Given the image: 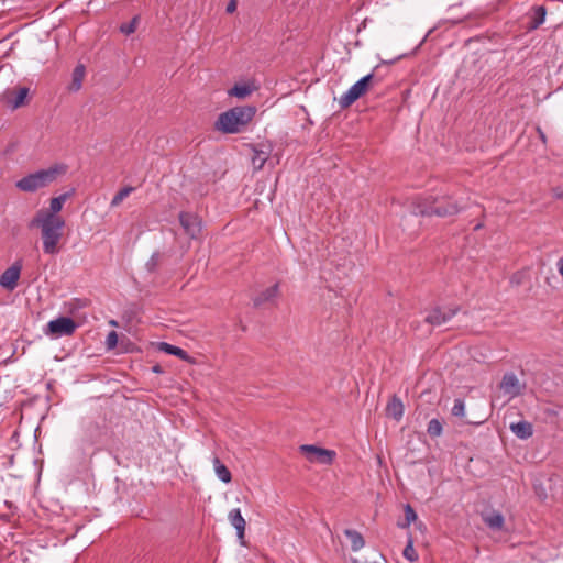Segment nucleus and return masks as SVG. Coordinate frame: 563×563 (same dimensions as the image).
Here are the masks:
<instances>
[{
  "mask_svg": "<svg viewBox=\"0 0 563 563\" xmlns=\"http://www.w3.org/2000/svg\"><path fill=\"white\" fill-rule=\"evenodd\" d=\"M29 229L40 228L43 252L48 255H55L59 252L58 243L63 235L65 220L62 217L47 214L45 218L33 217L27 224Z\"/></svg>",
  "mask_w": 563,
  "mask_h": 563,
  "instance_id": "f257e3e1",
  "label": "nucleus"
},
{
  "mask_svg": "<svg viewBox=\"0 0 563 563\" xmlns=\"http://www.w3.org/2000/svg\"><path fill=\"white\" fill-rule=\"evenodd\" d=\"M256 114L254 106L233 107L219 114L214 129L225 133L235 134L243 132Z\"/></svg>",
  "mask_w": 563,
  "mask_h": 563,
  "instance_id": "f03ea898",
  "label": "nucleus"
},
{
  "mask_svg": "<svg viewBox=\"0 0 563 563\" xmlns=\"http://www.w3.org/2000/svg\"><path fill=\"white\" fill-rule=\"evenodd\" d=\"M461 211L460 206L456 201H453L451 197H437L431 201L424 200L418 202L412 213L421 217L437 216L440 218L455 216Z\"/></svg>",
  "mask_w": 563,
  "mask_h": 563,
  "instance_id": "7ed1b4c3",
  "label": "nucleus"
},
{
  "mask_svg": "<svg viewBox=\"0 0 563 563\" xmlns=\"http://www.w3.org/2000/svg\"><path fill=\"white\" fill-rule=\"evenodd\" d=\"M59 170L57 167H49L47 169H41L35 173L29 174L18 180L15 186L18 189L24 192H34L37 189L44 188L53 183Z\"/></svg>",
  "mask_w": 563,
  "mask_h": 563,
  "instance_id": "20e7f679",
  "label": "nucleus"
},
{
  "mask_svg": "<svg viewBox=\"0 0 563 563\" xmlns=\"http://www.w3.org/2000/svg\"><path fill=\"white\" fill-rule=\"evenodd\" d=\"M377 66L371 74L362 77L357 80L345 93H343L339 99V104L341 109H346L352 106L357 99L363 97L369 89V87L374 84H379L382 78L375 75V71L378 69Z\"/></svg>",
  "mask_w": 563,
  "mask_h": 563,
  "instance_id": "39448f33",
  "label": "nucleus"
},
{
  "mask_svg": "<svg viewBox=\"0 0 563 563\" xmlns=\"http://www.w3.org/2000/svg\"><path fill=\"white\" fill-rule=\"evenodd\" d=\"M299 450L309 462L319 463L322 465H331L336 456L335 451L324 449L314 444L300 445Z\"/></svg>",
  "mask_w": 563,
  "mask_h": 563,
  "instance_id": "423d86ee",
  "label": "nucleus"
},
{
  "mask_svg": "<svg viewBox=\"0 0 563 563\" xmlns=\"http://www.w3.org/2000/svg\"><path fill=\"white\" fill-rule=\"evenodd\" d=\"M77 328V323L69 317H59L51 320L44 333L52 338H60L71 335Z\"/></svg>",
  "mask_w": 563,
  "mask_h": 563,
  "instance_id": "0eeeda50",
  "label": "nucleus"
},
{
  "mask_svg": "<svg viewBox=\"0 0 563 563\" xmlns=\"http://www.w3.org/2000/svg\"><path fill=\"white\" fill-rule=\"evenodd\" d=\"M499 389L508 396L509 399H514L523 394L526 383L521 382L514 372H507L499 383Z\"/></svg>",
  "mask_w": 563,
  "mask_h": 563,
  "instance_id": "6e6552de",
  "label": "nucleus"
},
{
  "mask_svg": "<svg viewBox=\"0 0 563 563\" xmlns=\"http://www.w3.org/2000/svg\"><path fill=\"white\" fill-rule=\"evenodd\" d=\"M460 311V307H448L442 308L440 306H435L429 310L428 314L424 318V322L432 327H440L446 322H449L456 313Z\"/></svg>",
  "mask_w": 563,
  "mask_h": 563,
  "instance_id": "1a4fd4ad",
  "label": "nucleus"
},
{
  "mask_svg": "<svg viewBox=\"0 0 563 563\" xmlns=\"http://www.w3.org/2000/svg\"><path fill=\"white\" fill-rule=\"evenodd\" d=\"M22 267V260H16L1 274L0 286L9 291H13L18 286Z\"/></svg>",
  "mask_w": 563,
  "mask_h": 563,
  "instance_id": "9d476101",
  "label": "nucleus"
},
{
  "mask_svg": "<svg viewBox=\"0 0 563 563\" xmlns=\"http://www.w3.org/2000/svg\"><path fill=\"white\" fill-rule=\"evenodd\" d=\"M179 222L185 233L190 239H197L199 236L202 227L201 219L197 214L181 211L179 213Z\"/></svg>",
  "mask_w": 563,
  "mask_h": 563,
  "instance_id": "9b49d317",
  "label": "nucleus"
},
{
  "mask_svg": "<svg viewBox=\"0 0 563 563\" xmlns=\"http://www.w3.org/2000/svg\"><path fill=\"white\" fill-rule=\"evenodd\" d=\"M30 89L27 87H19L16 90L8 91L5 93L7 104L15 110L29 103L27 97Z\"/></svg>",
  "mask_w": 563,
  "mask_h": 563,
  "instance_id": "f8f14e48",
  "label": "nucleus"
},
{
  "mask_svg": "<svg viewBox=\"0 0 563 563\" xmlns=\"http://www.w3.org/2000/svg\"><path fill=\"white\" fill-rule=\"evenodd\" d=\"M547 16V8L544 5H534L527 13L528 23L527 29L529 31L537 30L541 24H543Z\"/></svg>",
  "mask_w": 563,
  "mask_h": 563,
  "instance_id": "ddd939ff",
  "label": "nucleus"
},
{
  "mask_svg": "<svg viewBox=\"0 0 563 563\" xmlns=\"http://www.w3.org/2000/svg\"><path fill=\"white\" fill-rule=\"evenodd\" d=\"M70 196V192L62 194L57 197H54L49 201V209H41L36 212L34 217L45 218L47 214H52L53 217H58L57 213L62 210L64 203Z\"/></svg>",
  "mask_w": 563,
  "mask_h": 563,
  "instance_id": "4468645a",
  "label": "nucleus"
},
{
  "mask_svg": "<svg viewBox=\"0 0 563 563\" xmlns=\"http://www.w3.org/2000/svg\"><path fill=\"white\" fill-rule=\"evenodd\" d=\"M228 519L230 523L235 528L236 536L240 540L241 544H244V533H245V520L241 514V510L239 508H234L230 510L228 515Z\"/></svg>",
  "mask_w": 563,
  "mask_h": 563,
  "instance_id": "2eb2a0df",
  "label": "nucleus"
},
{
  "mask_svg": "<svg viewBox=\"0 0 563 563\" xmlns=\"http://www.w3.org/2000/svg\"><path fill=\"white\" fill-rule=\"evenodd\" d=\"M511 432L520 440H527L533 434V426L531 422L521 420L518 422H511L509 426Z\"/></svg>",
  "mask_w": 563,
  "mask_h": 563,
  "instance_id": "dca6fc26",
  "label": "nucleus"
},
{
  "mask_svg": "<svg viewBox=\"0 0 563 563\" xmlns=\"http://www.w3.org/2000/svg\"><path fill=\"white\" fill-rule=\"evenodd\" d=\"M157 349L158 351L164 352L166 354L177 356L178 358L185 362L194 363L192 357L185 350L176 345L169 344L167 342H159Z\"/></svg>",
  "mask_w": 563,
  "mask_h": 563,
  "instance_id": "f3484780",
  "label": "nucleus"
},
{
  "mask_svg": "<svg viewBox=\"0 0 563 563\" xmlns=\"http://www.w3.org/2000/svg\"><path fill=\"white\" fill-rule=\"evenodd\" d=\"M279 295V284L276 283L275 285L268 287L267 289L263 290L261 294H258L256 297L253 298V306L255 308L261 307L265 302H268Z\"/></svg>",
  "mask_w": 563,
  "mask_h": 563,
  "instance_id": "a211bd4d",
  "label": "nucleus"
},
{
  "mask_svg": "<svg viewBox=\"0 0 563 563\" xmlns=\"http://www.w3.org/2000/svg\"><path fill=\"white\" fill-rule=\"evenodd\" d=\"M386 415L391 417L396 421H399L404 416V404L396 395H394L387 406H386Z\"/></svg>",
  "mask_w": 563,
  "mask_h": 563,
  "instance_id": "6ab92c4d",
  "label": "nucleus"
},
{
  "mask_svg": "<svg viewBox=\"0 0 563 563\" xmlns=\"http://www.w3.org/2000/svg\"><path fill=\"white\" fill-rule=\"evenodd\" d=\"M343 533L350 540L352 551L356 552L364 547L365 540L357 530L345 529Z\"/></svg>",
  "mask_w": 563,
  "mask_h": 563,
  "instance_id": "aec40b11",
  "label": "nucleus"
},
{
  "mask_svg": "<svg viewBox=\"0 0 563 563\" xmlns=\"http://www.w3.org/2000/svg\"><path fill=\"white\" fill-rule=\"evenodd\" d=\"M86 68L82 64H78L71 74V84L69 86V89L71 91H78L82 86V80L85 78Z\"/></svg>",
  "mask_w": 563,
  "mask_h": 563,
  "instance_id": "412c9836",
  "label": "nucleus"
},
{
  "mask_svg": "<svg viewBox=\"0 0 563 563\" xmlns=\"http://www.w3.org/2000/svg\"><path fill=\"white\" fill-rule=\"evenodd\" d=\"M484 522L493 530H501L504 528V516L499 511H492L483 517Z\"/></svg>",
  "mask_w": 563,
  "mask_h": 563,
  "instance_id": "4be33fe9",
  "label": "nucleus"
},
{
  "mask_svg": "<svg viewBox=\"0 0 563 563\" xmlns=\"http://www.w3.org/2000/svg\"><path fill=\"white\" fill-rule=\"evenodd\" d=\"M213 466H214L216 474L220 481H222L223 483L231 482V479H232L231 472L217 456L213 459Z\"/></svg>",
  "mask_w": 563,
  "mask_h": 563,
  "instance_id": "5701e85b",
  "label": "nucleus"
},
{
  "mask_svg": "<svg viewBox=\"0 0 563 563\" xmlns=\"http://www.w3.org/2000/svg\"><path fill=\"white\" fill-rule=\"evenodd\" d=\"M253 87L247 85V84H243V85H234L230 90H229V95L232 96V97H236L239 99H244L246 98L247 96H250L253 91Z\"/></svg>",
  "mask_w": 563,
  "mask_h": 563,
  "instance_id": "b1692460",
  "label": "nucleus"
},
{
  "mask_svg": "<svg viewBox=\"0 0 563 563\" xmlns=\"http://www.w3.org/2000/svg\"><path fill=\"white\" fill-rule=\"evenodd\" d=\"M134 190L132 186L121 188L112 198L110 206L118 207Z\"/></svg>",
  "mask_w": 563,
  "mask_h": 563,
  "instance_id": "393cba45",
  "label": "nucleus"
},
{
  "mask_svg": "<svg viewBox=\"0 0 563 563\" xmlns=\"http://www.w3.org/2000/svg\"><path fill=\"white\" fill-rule=\"evenodd\" d=\"M267 159H268L267 152H264L261 150H254V155L252 157V164L255 169H257V170L262 169Z\"/></svg>",
  "mask_w": 563,
  "mask_h": 563,
  "instance_id": "a878e982",
  "label": "nucleus"
},
{
  "mask_svg": "<svg viewBox=\"0 0 563 563\" xmlns=\"http://www.w3.org/2000/svg\"><path fill=\"white\" fill-rule=\"evenodd\" d=\"M442 431L443 424L439 419L433 418L429 421L427 432L431 438L440 437L442 434Z\"/></svg>",
  "mask_w": 563,
  "mask_h": 563,
  "instance_id": "bb28decb",
  "label": "nucleus"
},
{
  "mask_svg": "<svg viewBox=\"0 0 563 563\" xmlns=\"http://www.w3.org/2000/svg\"><path fill=\"white\" fill-rule=\"evenodd\" d=\"M402 555L410 562H416L419 559V555L413 548V539L411 536L408 538V542L402 551Z\"/></svg>",
  "mask_w": 563,
  "mask_h": 563,
  "instance_id": "cd10ccee",
  "label": "nucleus"
},
{
  "mask_svg": "<svg viewBox=\"0 0 563 563\" xmlns=\"http://www.w3.org/2000/svg\"><path fill=\"white\" fill-rule=\"evenodd\" d=\"M140 23V15H135L131 19L130 22L128 23H122L120 25V32L125 34V35H130L132 33L135 32L137 25Z\"/></svg>",
  "mask_w": 563,
  "mask_h": 563,
  "instance_id": "c85d7f7f",
  "label": "nucleus"
},
{
  "mask_svg": "<svg viewBox=\"0 0 563 563\" xmlns=\"http://www.w3.org/2000/svg\"><path fill=\"white\" fill-rule=\"evenodd\" d=\"M452 415L455 416V417H463L464 416V412H465V405H464V401L460 398H456L454 400V405L452 407Z\"/></svg>",
  "mask_w": 563,
  "mask_h": 563,
  "instance_id": "c756f323",
  "label": "nucleus"
},
{
  "mask_svg": "<svg viewBox=\"0 0 563 563\" xmlns=\"http://www.w3.org/2000/svg\"><path fill=\"white\" fill-rule=\"evenodd\" d=\"M404 511H405V519L407 520V525H411L413 521L417 520V514H416L415 509L409 504H407L405 506Z\"/></svg>",
  "mask_w": 563,
  "mask_h": 563,
  "instance_id": "7c9ffc66",
  "label": "nucleus"
},
{
  "mask_svg": "<svg viewBox=\"0 0 563 563\" xmlns=\"http://www.w3.org/2000/svg\"><path fill=\"white\" fill-rule=\"evenodd\" d=\"M118 344V333L115 331H110L106 339V345L108 350H113Z\"/></svg>",
  "mask_w": 563,
  "mask_h": 563,
  "instance_id": "2f4dec72",
  "label": "nucleus"
},
{
  "mask_svg": "<svg viewBox=\"0 0 563 563\" xmlns=\"http://www.w3.org/2000/svg\"><path fill=\"white\" fill-rule=\"evenodd\" d=\"M158 257H159V254L156 252V253H153L150 261L147 262V268L150 271H154L157 263H158Z\"/></svg>",
  "mask_w": 563,
  "mask_h": 563,
  "instance_id": "473e14b6",
  "label": "nucleus"
},
{
  "mask_svg": "<svg viewBox=\"0 0 563 563\" xmlns=\"http://www.w3.org/2000/svg\"><path fill=\"white\" fill-rule=\"evenodd\" d=\"M235 10H236V2H235V0H231V1L228 3V5H227L225 11H227L228 13H233Z\"/></svg>",
  "mask_w": 563,
  "mask_h": 563,
  "instance_id": "72a5a7b5",
  "label": "nucleus"
},
{
  "mask_svg": "<svg viewBox=\"0 0 563 563\" xmlns=\"http://www.w3.org/2000/svg\"><path fill=\"white\" fill-rule=\"evenodd\" d=\"M152 371L156 374H162L164 372V369L162 368V366L159 364H156L152 367Z\"/></svg>",
  "mask_w": 563,
  "mask_h": 563,
  "instance_id": "f704fd0d",
  "label": "nucleus"
},
{
  "mask_svg": "<svg viewBox=\"0 0 563 563\" xmlns=\"http://www.w3.org/2000/svg\"><path fill=\"white\" fill-rule=\"evenodd\" d=\"M538 133H539V136H540L541 141L543 143H545L547 142V136H545L544 132L540 128H538Z\"/></svg>",
  "mask_w": 563,
  "mask_h": 563,
  "instance_id": "c9c22d12",
  "label": "nucleus"
},
{
  "mask_svg": "<svg viewBox=\"0 0 563 563\" xmlns=\"http://www.w3.org/2000/svg\"><path fill=\"white\" fill-rule=\"evenodd\" d=\"M397 526L401 529H407L410 525H407V520L405 519L402 522H398Z\"/></svg>",
  "mask_w": 563,
  "mask_h": 563,
  "instance_id": "e433bc0d",
  "label": "nucleus"
},
{
  "mask_svg": "<svg viewBox=\"0 0 563 563\" xmlns=\"http://www.w3.org/2000/svg\"><path fill=\"white\" fill-rule=\"evenodd\" d=\"M554 196H555L556 198L563 199V190H562V191H558V190H555Z\"/></svg>",
  "mask_w": 563,
  "mask_h": 563,
  "instance_id": "4c0bfd02",
  "label": "nucleus"
},
{
  "mask_svg": "<svg viewBox=\"0 0 563 563\" xmlns=\"http://www.w3.org/2000/svg\"><path fill=\"white\" fill-rule=\"evenodd\" d=\"M560 274L563 277V257L560 260Z\"/></svg>",
  "mask_w": 563,
  "mask_h": 563,
  "instance_id": "58836bf2",
  "label": "nucleus"
},
{
  "mask_svg": "<svg viewBox=\"0 0 563 563\" xmlns=\"http://www.w3.org/2000/svg\"><path fill=\"white\" fill-rule=\"evenodd\" d=\"M483 225H484L483 223H478V224H476V225L474 227V230H475V231H477V230L482 229V228H483Z\"/></svg>",
  "mask_w": 563,
  "mask_h": 563,
  "instance_id": "ea45409f",
  "label": "nucleus"
},
{
  "mask_svg": "<svg viewBox=\"0 0 563 563\" xmlns=\"http://www.w3.org/2000/svg\"><path fill=\"white\" fill-rule=\"evenodd\" d=\"M110 324L111 325H117L118 323H117V321L112 320V321H110Z\"/></svg>",
  "mask_w": 563,
  "mask_h": 563,
  "instance_id": "a19ab883",
  "label": "nucleus"
}]
</instances>
